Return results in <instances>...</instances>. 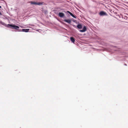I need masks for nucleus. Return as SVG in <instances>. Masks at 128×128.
<instances>
[{
	"instance_id": "nucleus-1",
	"label": "nucleus",
	"mask_w": 128,
	"mask_h": 128,
	"mask_svg": "<svg viewBox=\"0 0 128 128\" xmlns=\"http://www.w3.org/2000/svg\"><path fill=\"white\" fill-rule=\"evenodd\" d=\"M10 26L12 27V28H14L16 30L18 29L19 28V27L17 26H15L14 25L12 24H8L7 25V27L9 28Z\"/></svg>"
},
{
	"instance_id": "nucleus-2",
	"label": "nucleus",
	"mask_w": 128,
	"mask_h": 128,
	"mask_svg": "<svg viewBox=\"0 0 128 128\" xmlns=\"http://www.w3.org/2000/svg\"><path fill=\"white\" fill-rule=\"evenodd\" d=\"M30 3L32 4H34L35 5H41L43 4V2H31Z\"/></svg>"
},
{
	"instance_id": "nucleus-3",
	"label": "nucleus",
	"mask_w": 128,
	"mask_h": 128,
	"mask_svg": "<svg viewBox=\"0 0 128 128\" xmlns=\"http://www.w3.org/2000/svg\"><path fill=\"white\" fill-rule=\"evenodd\" d=\"M64 21L68 23L69 24H70L71 22V20L70 19H65L64 20Z\"/></svg>"
},
{
	"instance_id": "nucleus-4",
	"label": "nucleus",
	"mask_w": 128,
	"mask_h": 128,
	"mask_svg": "<svg viewBox=\"0 0 128 128\" xmlns=\"http://www.w3.org/2000/svg\"><path fill=\"white\" fill-rule=\"evenodd\" d=\"M86 30V28L85 26H84L82 30H80V31L81 32H85Z\"/></svg>"
},
{
	"instance_id": "nucleus-5",
	"label": "nucleus",
	"mask_w": 128,
	"mask_h": 128,
	"mask_svg": "<svg viewBox=\"0 0 128 128\" xmlns=\"http://www.w3.org/2000/svg\"><path fill=\"white\" fill-rule=\"evenodd\" d=\"M59 16L61 17H63L64 16V14L62 12H60L59 14Z\"/></svg>"
},
{
	"instance_id": "nucleus-6",
	"label": "nucleus",
	"mask_w": 128,
	"mask_h": 128,
	"mask_svg": "<svg viewBox=\"0 0 128 128\" xmlns=\"http://www.w3.org/2000/svg\"><path fill=\"white\" fill-rule=\"evenodd\" d=\"M29 30V29H22V31L24 32H28Z\"/></svg>"
},
{
	"instance_id": "nucleus-7",
	"label": "nucleus",
	"mask_w": 128,
	"mask_h": 128,
	"mask_svg": "<svg viewBox=\"0 0 128 128\" xmlns=\"http://www.w3.org/2000/svg\"><path fill=\"white\" fill-rule=\"evenodd\" d=\"M67 12L69 13L72 17L74 18H76V17L72 13L69 11H67Z\"/></svg>"
},
{
	"instance_id": "nucleus-8",
	"label": "nucleus",
	"mask_w": 128,
	"mask_h": 128,
	"mask_svg": "<svg viewBox=\"0 0 128 128\" xmlns=\"http://www.w3.org/2000/svg\"><path fill=\"white\" fill-rule=\"evenodd\" d=\"M100 14L101 16L104 15L106 14V13L102 11L100 12Z\"/></svg>"
},
{
	"instance_id": "nucleus-9",
	"label": "nucleus",
	"mask_w": 128,
	"mask_h": 128,
	"mask_svg": "<svg viewBox=\"0 0 128 128\" xmlns=\"http://www.w3.org/2000/svg\"><path fill=\"white\" fill-rule=\"evenodd\" d=\"M70 40H71V41L72 42L74 43L75 42V40L74 38L72 37H71L70 38Z\"/></svg>"
},
{
	"instance_id": "nucleus-10",
	"label": "nucleus",
	"mask_w": 128,
	"mask_h": 128,
	"mask_svg": "<svg viewBox=\"0 0 128 128\" xmlns=\"http://www.w3.org/2000/svg\"><path fill=\"white\" fill-rule=\"evenodd\" d=\"M77 27L79 29H81L82 28V26L81 24H78L77 26Z\"/></svg>"
},
{
	"instance_id": "nucleus-11",
	"label": "nucleus",
	"mask_w": 128,
	"mask_h": 128,
	"mask_svg": "<svg viewBox=\"0 0 128 128\" xmlns=\"http://www.w3.org/2000/svg\"><path fill=\"white\" fill-rule=\"evenodd\" d=\"M1 24L3 25H4L5 24L4 23H3V22H2L1 23Z\"/></svg>"
},
{
	"instance_id": "nucleus-12",
	"label": "nucleus",
	"mask_w": 128,
	"mask_h": 128,
	"mask_svg": "<svg viewBox=\"0 0 128 128\" xmlns=\"http://www.w3.org/2000/svg\"><path fill=\"white\" fill-rule=\"evenodd\" d=\"M0 15H2V14L0 12Z\"/></svg>"
},
{
	"instance_id": "nucleus-13",
	"label": "nucleus",
	"mask_w": 128,
	"mask_h": 128,
	"mask_svg": "<svg viewBox=\"0 0 128 128\" xmlns=\"http://www.w3.org/2000/svg\"><path fill=\"white\" fill-rule=\"evenodd\" d=\"M1 8V6H0V8Z\"/></svg>"
},
{
	"instance_id": "nucleus-14",
	"label": "nucleus",
	"mask_w": 128,
	"mask_h": 128,
	"mask_svg": "<svg viewBox=\"0 0 128 128\" xmlns=\"http://www.w3.org/2000/svg\"><path fill=\"white\" fill-rule=\"evenodd\" d=\"M125 65H126V64H125Z\"/></svg>"
}]
</instances>
